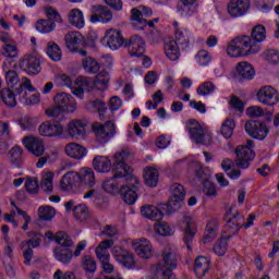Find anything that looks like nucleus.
Wrapping results in <instances>:
<instances>
[{
  "label": "nucleus",
  "instance_id": "nucleus-9",
  "mask_svg": "<svg viewBox=\"0 0 279 279\" xmlns=\"http://www.w3.org/2000/svg\"><path fill=\"white\" fill-rule=\"evenodd\" d=\"M186 128L190 132V138L193 141V143H196V145L210 144V134L205 133L204 128H202V124H199L197 120H190L186 123Z\"/></svg>",
  "mask_w": 279,
  "mask_h": 279
},
{
  "label": "nucleus",
  "instance_id": "nucleus-57",
  "mask_svg": "<svg viewBox=\"0 0 279 279\" xmlns=\"http://www.w3.org/2000/svg\"><path fill=\"white\" fill-rule=\"evenodd\" d=\"M156 233L160 234L161 236H171L173 235V228L169 226L167 222L157 223L156 226Z\"/></svg>",
  "mask_w": 279,
  "mask_h": 279
},
{
  "label": "nucleus",
  "instance_id": "nucleus-64",
  "mask_svg": "<svg viewBox=\"0 0 279 279\" xmlns=\"http://www.w3.org/2000/svg\"><path fill=\"white\" fill-rule=\"evenodd\" d=\"M257 8L260 12L267 13L274 8V1L271 0H260L257 4Z\"/></svg>",
  "mask_w": 279,
  "mask_h": 279
},
{
  "label": "nucleus",
  "instance_id": "nucleus-36",
  "mask_svg": "<svg viewBox=\"0 0 279 279\" xmlns=\"http://www.w3.org/2000/svg\"><path fill=\"white\" fill-rule=\"evenodd\" d=\"M78 178H80L78 180L80 184L89 186V189H92V186L95 185V171H93V169L90 168L81 169L78 172Z\"/></svg>",
  "mask_w": 279,
  "mask_h": 279
},
{
  "label": "nucleus",
  "instance_id": "nucleus-26",
  "mask_svg": "<svg viewBox=\"0 0 279 279\" xmlns=\"http://www.w3.org/2000/svg\"><path fill=\"white\" fill-rule=\"evenodd\" d=\"M185 221L186 226L184 230L183 241L187 250L191 252V250H193L191 243H193V239H195V234L197 233V225H195V220L191 218H186Z\"/></svg>",
  "mask_w": 279,
  "mask_h": 279
},
{
  "label": "nucleus",
  "instance_id": "nucleus-15",
  "mask_svg": "<svg viewBox=\"0 0 279 279\" xmlns=\"http://www.w3.org/2000/svg\"><path fill=\"white\" fill-rule=\"evenodd\" d=\"M20 68L23 69L27 75H38V73L43 71L40 58L33 54L24 56L20 61Z\"/></svg>",
  "mask_w": 279,
  "mask_h": 279
},
{
  "label": "nucleus",
  "instance_id": "nucleus-31",
  "mask_svg": "<svg viewBox=\"0 0 279 279\" xmlns=\"http://www.w3.org/2000/svg\"><path fill=\"white\" fill-rule=\"evenodd\" d=\"M68 21L70 25L76 27V29H84L86 21L84 20V12L80 9H72L68 14Z\"/></svg>",
  "mask_w": 279,
  "mask_h": 279
},
{
  "label": "nucleus",
  "instance_id": "nucleus-42",
  "mask_svg": "<svg viewBox=\"0 0 279 279\" xmlns=\"http://www.w3.org/2000/svg\"><path fill=\"white\" fill-rule=\"evenodd\" d=\"M37 215L40 219V221H51L53 217H56V208L46 205V206H40L37 209Z\"/></svg>",
  "mask_w": 279,
  "mask_h": 279
},
{
  "label": "nucleus",
  "instance_id": "nucleus-19",
  "mask_svg": "<svg viewBox=\"0 0 279 279\" xmlns=\"http://www.w3.org/2000/svg\"><path fill=\"white\" fill-rule=\"evenodd\" d=\"M104 40L107 43V46L112 49V51H117V49L125 47V39L121 35V31L112 28L108 29L105 34Z\"/></svg>",
  "mask_w": 279,
  "mask_h": 279
},
{
  "label": "nucleus",
  "instance_id": "nucleus-48",
  "mask_svg": "<svg viewBox=\"0 0 279 279\" xmlns=\"http://www.w3.org/2000/svg\"><path fill=\"white\" fill-rule=\"evenodd\" d=\"M230 236H222L218 242H216L213 250L215 254H217V256H226V252H228V241L230 240Z\"/></svg>",
  "mask_w": 279,
  "mask_h": 279
},
{
  "label": "nucleus",
  "instance_id": "nucleus-51",
  "mask_svg": "<svg viewBox=\"0 0 279 279\" xmlns=\"http://www.w3.org/2000/svg\"><path fill=\"white\" fill-rule=\"evenodd\" d=\"M216 89H217V86H215V83L204 82L197 87L196 93L197 95H202L203 97H206V95H213V93H215Z\"/></svg>",
  "mask_w": 279,
  "mask_h": 279
},
{
  "label": "nucleus",
  "instance_id": "nucleus-62",
  "mask_svg": "<svg viewBox=\"0 0 279 279\" xmlns=\"http://www.w3.org/2000/svg\"><path fill=\"white\" fill-rule=\"evenodd\" d=\"M231 108H234V110H238V112H243L245 110V105H243V100L236 96H232L231 100Z\"/></svg>",
  "mask_w": 279,
  "mask_h": 279
},
{
  "label": "nucleus",
  "instance_id": "nucleus-41",
  "mask_svg": "<svg viewBox=\"0 0 279 279\" xmlns=\"http://www.w3.org/2000/svg\"><path fill=\"white\" fill-rule=\"evenodd\" d=\"M77 184H80V172H68L61 180L62 189H71Z\"/></svg>",
  "mask_w": 279,
  "mask_h": 279
},
{
  "label": "nucleus",
  "instance_id": "nucleus-33",
  "mask_svg": "<svg viewBox=\"0 0 279 279\" xmlns=\"http://www.w3.org/2000/svg\"><path fill=\"white\" fill-rule=\"evenodd\" d=\"M245 217L241 215L239 211L233 214V216L229 217L226 223V228L230 230L231 234H236L241 228H243V221Z\"/></svg>",
  "mask_w": 279,
  "mask_h": 279
},
{
  "label": "nucleus",
  "instance_id": "nucleus-38",
  "mask_svg": "<svg viewBox=\"0 0 279 279\" xmlns=\"http://www.w3.org/2000/svg\"><path fill=\"white\" fill-rule=\"evenodd\" d=\"M158 178H159L158 169L147 167L144 170V182L146 186H150V187L158 186Z\"/></svg>",
  "mask_w": 279,
  "mask_h": 279
},
{
  "label": "nucleus",
  "instance_id": "nucleus-25",
  "mask_svg": "<svg viewBox=\"0 0 279 279\" xmlns=\"http://www.w3.org/2000/svg\"><path fill=\"white\" fill-rule=\"evenodd\" d=\"M86 125H88V122L84 120L71 121L68 126L70 136L74 138H84V134H86Z\"/></svg>",
  "mask_w": 279,
  "mask_h": 279
},
{
  "label": "nucleus",
  "instance_id": "nucleus-32",
  "mask_svg": "<svg viewBox=\"0 0 279 279\" xmlns=\"http://www.w3.org/2000/svg\"><path fill=\"white\" fill-rule=\"evenodd\" d=\"M65 154L70 158H74L75 160H82L88 151L86 150V147L77 144V143H70L65 146Z\"/></svg>",
  "mask_w": 279,
  "mask_h": 279
},
{
  "label": "nucleus",
  "instance_id": "nucleus-20",
  "mask_svg": "<svg viewBox=\"0 0 279 279\" xmlns=\"http://www.w3.org/2000/svg\"><path fill=\"white\" fill-rule=\"evenodd\" d=\"M257 100L265 106H276L278 104L276 89L269 85L263 86L257 93Z\"/></svg>",
  "mask_w": 279,
  "mask_h": 279
},
{
  "label": "nucleus",
  "instance_id": "nucleus-28",
  "mask_svg": "<svg viewBox=\"0 0 279 279\" xmlns=\"http://www.w3.org/2000/svg\"><path fill=\"white\" fill-rule=\"evenodd\" d=\"M84 37L80 32H70L65 35V45L69 51H80V45H82Z\"/></svg>",
  "mask_w": 279,
  "mask_h": 279
},
{
  "label": "nucleus",
  "instance_id": "nucleus-43",
  "mask_svg": "<svg viewBox=\"0 0 279 279\" xmlns=\"http://www.w3.org/2000/svg\"><path fill=\"white\" fill-rule=\"evenodd\" d=\"M35 93L36 88L32 86V81L27 77L22 78V84L20 83L17 87H15L16 95H20L21 97H27V92Z\"/></svg>",
  "mask_w": 279,
  "mask_h": 279
},
{
  "label": "nucleus",
  "instance_id": "nucleus-6",
  "mask_svg": "<svg viewBox=\"0 0 279 279\" xmlns=\"http://www.w3.org/2000/svg\"><path fill=\"white\" fill-rule=\"evenodd\" d=\"M46 20H39L36 22L35 27L40 34H51L57 27V23H63L60 12L52 7L45 9Z\"/></svg>",
  "mask_w": 279,
  "mask_h": 279
},
{
  "label": "nucleus",
  "instance_id": "nucleus-34",
  "mask_svg": "<svg viewBox=\"0 0 279 279\" xmlns=\"http://www.w3.org/2000/svg\"><path fill=\"white\" fill-rule=\"evenodd\" d=\"M210 270V260L204 256H198L194 263V271L197 278H204Z\"/></svg>",
  "mask_w": 279,
  "mask_h": 279
},
{
  "label": "nucleus",
  "instance_id": "nucleus-16",
  "mask_svg": "<svg viewBox=\"0 0 279 279\" xmlns=\"http://www.w3.org/2000/svg\"><path fill=\"white\" fill-rule=\"evenodd\" d=\"M124 47H129L132 58H142V56H145V40L138 35H133L125 40Z\"/></svg>",
  "mask_w": 279,
  "mask_h": 279
},
{
  "label": "nucleus",
  "instance_id": "nucleus-21",
  "mask_svg": "<svg viewBox=\"0 0 279 279\" xmlns=\"http://www.w3.org/2000/svg\"><path fill=\"white\" fill-rule=\"evenodd\" d=\"M23 145L33 154V156H36L37 158H40L43 154H45V143L43 140L34 136H27L23 140Z\"/></svg>",
  "mask_w": 279,
  "mask_h": 279
},
{
  "label": "nucleus",
  "instance_id": "nucleus-53",
  "mask_svg": "<svg viewBox=\"0 0 279 279\" xmlns=\"http://www.w3.org/2000/svg\"><path fill=\"white\" fill-rule=\"evenodd\" d=\"M24 186L27 193H29L31 195H36L40 190V186L38 185V179L34 177L26 178V182Z\"/></svg>",
  "mask_w": 279,
  "mask_h": 279
},
{
  "label": "nucleus",
  "instance_id": "nucleus-50",
  "mask_svg": "<svg viewBox=\"0 0 279 279\" xmlns=\"http://www.w3.org/2000/svg\"><path fill=\"white\" fill-rule=\"evenodd\" d=\"M83 68L85 71H87V73H98L101 65L99 62H97V60L88 57L83 60Z\"/></svg>",
  "mask_w": 279,
  "mask_h": 279
},
{
  "label": "nucleus",
  "instance_id": "nucleus-58",
  "mask_svg": "<svg viewBox=\"0 0 279 279\" xmlns=\"http://www.w3.org/2000/svg\"><path fill=\"white\" fill-rule=\"evenodd\" d=\"M203 193L207 197H216L217 196V186L215 185V183L210 182V180L205 181L203 183Z\"/></svg>",
  "mask_w": 279,
  "mask_h": 279
},
{
  "label": "nucleus",
  "instance_id": "nucleus-27",
  "mask_svg": "<svg viewBox=\"0 0 279 279\" xmlns=\"http://www.w3.org/2000/svg\"><path fill=\"white\" fill-rule=\"evenodd\" d=\"M8 64H12V61L5 60L3 65L7 86L8 88H16V86H19V82H21L19 73L15 70H12Z\"/></svg>",
  "mask_w": 279,
  "mask_h": 279
},
{
  "label": "nucleus",
  "instance_id": "nucleus-30",
  "mask_svg": "<svg viewBox=\"0 0 279 279\" xmlns=\"http://www.w3.org/2000/svg\"><path fill=\"white\" fill-rule=\"evenodd\" d=\"M81 267L85 271V276L87 279L95 278V271H97V262L93 256L85 255L82 257Z\"/></svg>",
  "mask_w": 279,
  "mask_h": 279
},
{
  "label": "nucleus",
  "instance_id": "nucleus-35",
  "mask_svg": "<svg viewBox=\"0 0 279 279\" xmlns=\"http://www.w3.org/2000/svg\"><path fill=\"white\" fill-rule=\"evenodd\" d=\"M163 49L169 60H172L173 62L180 60V48L178 47V41H175V39L166 40Z\"/></svg>",
  "mask_w": 279,
  "mask_h": 279
},
{
  "label": "nucleus",
  "instance_id": "nucleus-12",
  "mask_svg": "<svg viewBox=\"0 0 279 279\" xmlns=\"http://www.w3.org/2000/svg\"><path fill=\"white\" fill-rule=\"evenodd\" d=\"M244 130L251 138H256L257 141H265L267 134H269V129L265 122L250 120L245 123Z\"/></svg>",
  "mask_w": 279,
  "mask_h": 279
},
{
  "label": "nucleus",
  "instance_id": "nucleus-47",
  "mask_svg": "<svg viewBox=\"0 0 279 279\" xmlns=\"http://www.w3.org/2000/svg\"><path fill=\"white\" fill-rule=\"evenodd\" d=\"M234 128H236V123L232 119H227L220 129V132L225 138H232L234 134Z\"/></svg>",
  "mask_w": 279,
  "mask_h": 279
},
{
  "label": "nucleus",
  "instance_id": "nucleus-18",
  "mask_svg": "<svg viewBox=\"0 0 279 279\" xmlns=\"http://www.w3.org/2000/svg\"><path fill=\"white\" fill-rule=\"evenodd\" d=\"M111 253L116 260L122 265V267L125 269H134V257H132L128 250L121 246H113Z\"/></svg>",
  "mask_w": 279,
  "mask_h": 279
},
{
  "label": "nucleus",
  "instance_id": "nucleus-10",
  "mask_svg": "<svg viewBox=\"0 0 279 279\" xmlns=\"http://www.w3.org/2000/svg\"><path fill=\"white\" fill-rule=\"evenodd\" d=\"M234 165L235 167H238V169H248L250 162H252V160H254V158L256 157L254 150L251 149L250 146L245 145L236 146V148L234 149Z\"/></svg>",
  "mask_w": 279,
  "mask_h": 279
},
{
  "label": "nucleus",
  "instance_id": "nucleus-46",
  "mask_svg": "<svg viewBox=\"0 0 279 279\" xmlns=\"http://www.w3.org/2000/svg\"><path fill=\"white\" fill-rule=\"evenodd\" d=\"M195 12H197V4L194 2H182V4L178 7L180 16H193Z\"/></svg>",
  "mask_w": 279,
  "mask_h": 279
},
{
  "label": "nucleus",
  "instance_id": "nucleus-3",
  "mask_svg": "<svg viewBox=\"0 0 279 279\" xmlns=\"http://www.w3.org/2000/svg\"><path fill=\"white\" fill-rule=\"evenodd\" d=\"M267 38V31L263 25H256L251 37L242 35L235 37L227 47V53L230 58H241V56H252L260 51V43Z\"/></svg>",
  "mask_w": 279,
  "mask_h": 279
},
{
  "label": "nucleus",
  "instance_id": "nucleus-5",
  "mask_svg": "<svg viewBox=\"0 0 279 279\" xmlns=\"http://www.w3.org/2000/svg\"><path fill=\"white\" fill-rule=\"evenodd\" d=\"M57 243L59 246L53 250L56 260L69 265L73 260V251L70 248L73 247V239L66 232H60L57 236Z\"/></svg>",
  "mask_w": 279,
  "mask_h": 279
},
{
  "label": "nucleus",
  "instance_id": "nucleus-39",
  "mask_svg": "<svg viewBox=\"0 0 279 279\" xmlns=\"http://www.w3.org/2000/svg\"><path fill=\"white\" fill-rule=\"evenodd\" d=\"M46 53L53 62H60L62 60V49H60V46L56 41H49L47 44Z\"/></svg>",
  "mask_w": 279,
  "mask_h": 279
},
{
  "label": "nucleus",
  "instance_id": "nucleus-37",
  "mask_svg": "<svg viewBox=\"0 0 279 279\" xmlns=\"http://www.w3.org/2000/svg\"><path fill=\"white\" fill-rule=\"evenodd\" d=\"M16 88H4L1 90L0 96L5 106H9V108H14L16 106Z\"/></svg>",
  "mask_w": 279,
  "mask_h": 279
},
{
  "label": "nucleus",
  "instance_id": "nucleus-1",
  "mask_svg": "<svg viewBox=\"0 0 279 279\" xmlns=\"http://www.w3.org/2000/svg\"><path fill=\"white\" fill-rule=\"evenodd\" d=\"M128 156H130L128 150H122L113 156V175L104 182L102 189L107 193H117V191H120V195H122L125 204L132 206L138 199L136 189L141 184V181L130 173L132 169L125 165Z\"/></svg>",
  "mask_w": 279,
  "mask_h": 279
},
{
  "label": "nucleus",
  "instance_id": "nucleus-40",
  "mask_svg": "<svg viewBox=\"0 0 279 279\" xmlns=\"http://www.w3.org/2000/svg\"><path fill=\"white\" fill-rule=\"evenodd\" d=\"M87 110H92V112H98L100 121H104V119H106L104 114L108 112V107H106V102L96 99L87 104Z\"/></svg>",
  "mask_w": 279,
  "mask_h": 279
},
{
  "label": "nucleus",
  "instance_id": "nucleus-29",
  "mask_svg": "<svg viewBox=\"0 0 279 279\" xmlns=\"http://www.w3.org/2000/svg\"><path fill=\"white\" fill-rule=\"evenodd\" d=\"M93 167L98 173H108L110 169L112 171L114 163L106 156H96L93 159Z\"/></svg>",
  "mask_w": 279,
  "mask_h": 279
},
{
  "label": "nucleus",
  "instance_id": "nucleus-52",
  "mask_svg": "<svg viewBox=\"0 0 279 279\" xmlns=\"http://www.w3.org/2000/svg\"><path fill=\"white\" fill-rule=\"evenodd\" d=\"M28 236L31 238L26 242H22V245H28V247H39L43 242V234L38 232H29Z\"/></svg>",
  "mask_w": 279,
  "mask_h": 279
},
{
  "label": "nucleus",
  "instance_id": "nucleus-44",
  "mask_svg": "<svg viewBox=\"0 0 279 279\" xmlns=\"http://www.w3.org/2000/svg\"><path fill=\"white\" fill-rule=\"evenodd\" d=\"M175 38L177 43L183 47V49H186L189 47V44L191 43V32L186 28H180L175 31Z\"/></svg>",
  "mask_w": 279,
  "mask_h": 279
},
{
  "label": "nucleus",
  "instance_id": "nucleus-45",
  "mask_svg": "<svg viewBox=\"0 0 279 279\" xmlns=\"http://www.w3.org/2000/svg\"><path fill=\"white\" fill-rule=\"evenodd\" d=\"M9 158L11 165H13L14 167H21V163L23 162V148L14 146L9 151Z\"/></svg>",
  "mask_w": 279,
  "mask_h": 279
},
{
  "label": "nucleus",
  "instance_id": "nucleus-22",
  "mask_svg": "<svg viewBox=\"0 0 279 279\" xmlns=\"http://www.w3.org/2000/svg\"><path fill=\"white\" fill-rule=\"evenodd\" d=\"M90 23H110L112 11L104 5H96L92 9Z\"/></svg>",
  "mask_w": 279,
  "mask_h": 279
},
{
  "label": "nucleus",
  "instance_id": "nucleus-63",
  "mask_svg": "<svg viewBox=\"0 0 279 279\" xmlns=\"http://www.w3.org/2000/svg\"><path fill=\"white\" fill-rule=\"evenodd\" d=\"M246 113L252 119H258V117H263V114H265V111L260 107H248L246 109Z\"/></svg>",
  "mask_w": 279,
  "mask_h": 279
},
{
  "label": "nucleus",
  "instance_id": "nucleus-4",
  "mask_svg": "<svg viewBox=\"0 0 279 279\" xmlns=\"http://www.w3.org/2000/svg\"><path fill=\"white\" fill-rule=\"evenodd\" d=\"M175 250L166 247L161 254L162 263L155 264L150 267V271L155 278L159 279H177L173 269L178 267V257Z\"/></svg>",
  "mask_w": 279,
  "mask_h": 279
},
{
  "label": "nucleus",
  "instance_id": "nucleus-59",
  "mask_svg": "<svg viewBox=\"0 0 279 279\" xmlns=\"http://www.w3.org/2000/svg\"><path fill=\"white\" fill-rule=\"evenodd\" d=\"M264 58L270 64H278L279 62V52L276 49H268L264 51Z\"/></svg>",
  "mask_w": 279,
  "mask_h": 279
},
{
  "label": "nucleus",
  "instance_id": "nucleus-11",
  "mask_svg": "<svg viewBox=\"0 0 279 279\" xmlns=\"http://www.w3.org/2000/svg\"><path fill=\"white\" fill-rule=\"evenodd\" d=\"M109 82L110 74L106 71L99 72L94 80L90 77H82V86H85L88 90H93V88H97V90H106Z\"/></svg>",
  "mask_w": 279,
  "mask_h": 279
},
{
  "label": "nucleus",
  "instance_id": "nucleus-49",
  "mask_svg": "<svg viewBox=\"0 0 279 279\" xmlns=\"http://www.w3.org/2000/svg\"><path fill=\"white\" fill-rule=\"evenodd\" d=\"M2 56L8 58L7 60L9 62H14V58H19V49H16V46L13 44H7L2 48Z\"/></svg>",
  "mask_w": 279,
  "mask_h": 279
},
{
  "label": "nucleus",
  "instance_id": "nucleus-60",
  "mask_svg": "<svg viewBox=\"0 0 279 279\" xmlns=\"http://www.w3.org/2000/svg\"><path fill=\"white\" fill-rule=\"evenodd\" d=\"M196 178L203 183L208 182L210 180V170L204 167L198 168L196 170Z\"/></svg>",
  "mask_w": 279,
  "mask_h": 279
},
{
  "label": "nucleus",
  "instance_id": "nucleus-23",
  "mask_svg": "<svg viewBox=\"0 0 279 279\" xmlns=\"http://www.w3.org/2000/svg\"><path fill=\"white\" fill-rule=\"evenodd\" d=\"M64 132V126L60 123H51L49 121L44 122L39 125V134L40 136H61V134Z\"/></svg>",
  "mask_w": 279,
  "mask_h": 279
},
{
  "label": "nucleus",
  "instance_id": "nucleus-8",
  "mask_svg": "<svg viewBox=\"0 0 279 279\" xmlns=\"http://www.w3.org/2000/svg\"><path fill=\"white\" fill-rule=\"evenodd\" d=\"M154 15V11L149 7L140 5L131 10L132 27L134 29H145L147 27V19Z\"/></svg>",
  "mask_w": 279,
  "mask_h": 279
},
{
  "label": "nucleus",
  "instance_id": "nucleus-61",
  "mask_svg": "<svg viewBox=\"0 0 279 279\" xmlns=\"http://www.w3.org/2000/svg\"><path fill=\"white\" fill-rule=\"evenodd\" d=\"M123 107V100L119 98V96H113L109 100V108L112 112L119 110Z\"/></svg>",
  "mask_w": 279,
  "mask_h": 279
},
{
  "label": "nucleus",
  "instance_id": "nucleus-54",
  "mask_svg": "<svg viewBox=\"0 0 279 279\" xmlns=\"http://www.w3.org/2000/svg\"><path fill=\"white\" fill-rule=\"evenodd\" d=\"M74 217L78 221H86L88 219V208L86 205H77L73 208Z\"/></svg>",
  "mask_w": 279,
  "mask_h": 279
},
{
  "label": "nucleus",
  "instance_id": "nucleus-13",
  "mask_svg": "<svg viewBox=\"0 0 279 279\" xmlns=\"http://www.w3.org/2000/svg\"><path fill=\"white\" fill-rule=\"evenodd\" d=\"M251 5L252 2L250 0H230L227 11L232 19H241V16H245L250 12Z\"/></svg>",
  "mask_w": 279,
  "mask_h": 279
},
{
  "label": "nucleus",
  "instance_id": "nucleus-56",
  "mask_svg": "<svg viewBox=\"0 0 279 279\" xmlns=\"http://www.w3.org/2000/svg\"><path fill=\"white\" fill-rule=\"evenodd\" d=\"M196 62L201 64V66H206L210 64V60H213V57L210 56V52L207 50H199L197 54L195 56Z\"/></svg>",
  "mask_w": 279,
  "mask_h": 279
},
{
  "label": "nucleus",
  "instance_id": "nucleus-2",
  "mask_svg": "<svg viewBox=\"0 0 279 279\" xmlns=\"http://www.w3.org/2000/svg\"><path fill=\"white\" fill-rule=\"evenodd\" d=\"M170 198L168 204H163L160 207H156L154 205H145L141 208V213L143 217L146 219H150V221H161L162 217L166 215H173V213H178L182 205L184 204V198L186 197V190H184V185L180 183H173L170 185Z\"/></svg>",
  "mask_w": 279,
  "mask_h": 279
},
{
  "label": "nucleus",
  "instance_id": "nucleus-14",
  "mask_svg": "<svg viewBox=\"0 0 279 279\" xmlns=\"http://www.w3.org/2000/svg\"><path fill=\"white\" fill-rule=\"evenodd\" d=\"M54 106L62 109L63 112L73 113L77 110V102L71 94L58 93L54 98Z\"/></svg>",
  "mask_w": 279,
  "mask_h": 279
},
{
  "label": "nucleus",
  "instance_id": "nucleus-24",
  "mask_svg": "<svg viewBox=\"0 0 279 279\" xmlns=\"http://www.w3.org/2000/svg\"><path fill=\"white\" fill-rule=\"evenodd\" d=\"M135 252L141 258L147 259L154 256V250L149 240L141 238L140 240L135 241Z\"/></svg>",
  "mask_w": 279,
  "mask_h": 279
},
{
  "label": "nucleus",
  "instance_id": "nucleus-17",
  "mask_svg": "<svg viewBox=\"0 0 279 279\" xmlns=\"http://www.w3.org/2000/svg\"><path fill=\"white\" fill-rule=\"evenodd\" d=\"M235 77L239 82H252L256 77V70L247 61L239 62L235 65Z\"/></svg>",
  "mask_w": 279,
  "mask_h": 279
},
{
  "label": "nucleus",
  "instance_id": "nucleus-55",
  "mask_svg": "<svg viewBox=\"0 0 279 279\" xmlns=\"http://www.w3.org/2000/svg\"><path fill=\"white\" fill-rule=\"evenodd\" d=\"M41 189L45 193H51L53 191V173L48 172L41 180Z\"/></svg>",
  "mask_w": 279,
  "mask_h": 279
},
{
  "label": "nucleus",
  "instance_id": "nucleus-7",
  "mask_svg": "<svg viewBox=\"0 0 279 279\" xmlns=\"http://www.w3.org/2000/svg\"><path fill=\"white\" fill-rule=\"evenodd\" d=\"M92 130L96 136L97 143L99 145H106L110 138H114L117 135V125L112 121H107L104 124L99 122H94Z\"/></svg>",
  "mask_w": 279,
  "mask_h": 279
}]
</instances>
